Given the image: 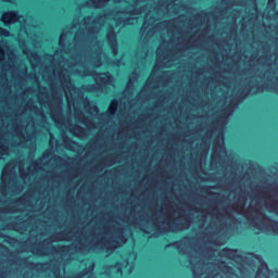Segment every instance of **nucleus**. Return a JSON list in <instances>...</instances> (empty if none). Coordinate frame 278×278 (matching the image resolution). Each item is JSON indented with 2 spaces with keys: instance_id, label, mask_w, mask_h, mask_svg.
Wrapping results in <instances>:
<instances>
[{
  "instance_id": "nucleus-19",
  "label": "nucleus",
  "mask_w": 278,
  "mask_h": 278,
  "mask_svg": "<svg viewBox=\"0 0 278 278\" xmlns=\"http://www.w3.org/2000/svg\"><path fill=\"white\" fill-rule=\"evenodd\" d=\"M0 36L8 37V36H10V31L0 27Z\"/></svg>"
},
{
  "instance_id": "nucleus-8",
  "label": "nucleus",
  "mask_w": 278,
  "mask_h": 278,
  "mask_svg": "<svg viewBox=\"0 0 278 278\" xmlns=\"http://www.w3.org/2000/svg\"><path fill=\"white\" fill-rule=\"evenodd\" d=\"M155 31H166L167 34H173V28L170 27V22H163L156 25L152 30L149 31V36L155 34Z\"/></svg>"
},
{
  "instance_id": "nucleus-18",
  "label": "nucleus",
  "mask_w": 278,
  "mask_h": 278,
  "mask_svg": "<svg viewBox=\"0 0 278 278\" xmlns=\"http://www.w3.org/2000/svg\"><path fill=\"white\" fill-rule=\"evenodd\" d=\"M66 40V35L62 34L59 40L60 47H64V41Z\"/></svg>"
},
{
  "instance_id": "nucleus-22",
  "label": "nucleus",
  "mask_w": 278,
  "mask_h": 278,
  "mask_svg": "<svg viewBox=\"0 0 278 278\" xmlns=\"http://www.w3.org/2000/svg\"><path fill=\"white\" fill-rule=\"evenodd\" d=\"M97 114H99V109H97V106H93L92 116H97Z\"/></svg>"
},
{
  "instance_id": "nucleus-12",
  "label": "nucleus",
  "mask_w": 278,
  "mask_h": 278,
  "mask_svg": "<svg viewBox=\"0 0 278 278\" xmlns=\"http://www.w3.org/2000/svg\"><path fill=\"white\" fill-rule=\"evenodd\" d=\"M156 64H161V66H170V64L166 62V59H162V48H159L156 51Z\"/></svg>"
},
{
  "instance_id": "nucleus-7",
  "label": "nucleus",
  "mask_w": 278,
  "mask_h": 278,
  "mask_svg": "<svg viewBox=\"0 0 278 278\" xmlns=\"http://www.w3.org/2000/svg\"><path fill=\"white\" fill-rule=\"evenodd\" d=\"M101 60H105L108 62V56L101 52V45L98 43L96 48V52L92 55V64L93 66H100Z\"/></svg>"
},
{
  "instance_id": "nucleus-23",
  "label": "nucleus",
  "mask_w": 278,
  "mask_h": 278,
  "mask_svg": "<svg viewBox=\"0 0 278 278\" xmlns=\"http://www.w3.org/2000/svg\"><path fill=\"white\" fill-rule=\"evenodd\" d=\"M142 1H144V0H135L136 8H138V5H140V3H142Z\"/></svg>"
},
{
  "instance_id": "nucleus-21",
  "label": "nucleus",
  "mask_w": 278,
  "mask_h": 278,
  "mask_svg": "<svg viewBox=\"0 0 278 278\" xmlns=\"http://www.w3.org/2000/svg\"><path fill=\"white\" fill-rule=\"evenodd\" d=\"M222 255H228V257H229V255H231V251L230 250H224L222 252Z\"/></svg>"
},
{
  "instance_id": "nucleus-16",
  "label": "nucleus",
  "mask_w": 278,
  "mask_h": 278,
  "mask_svg": "<svg viewBox=\"0 0 278 278\" xmlns=\"http://www.w3.org/2000/svg\"><path fill=\"white\" fill-rule=\"evenodd\" d=\"M115 3H119V5L122 8H128L129 7V2L125 1V0H113Z\"/></svg>"
},
{
  "instance_id": "nucleus-28",
  "label": "nucleus",
  "mask_w": 278,
  "mask_h": 278,
  "mask_svg": "<svg viewBox=\"0 0 278 278\" xmlns=\"http://www.w3.org/2000/svg\"><path fill=\"white\" fill-rule=\"evenodd\" d=\"M65 94H66V97H67V99H68V91H65Z\"/></svg>"
},
{
  "instance_id": "nucleus-3",
  "label": "nucleus",
  "mask_w": 278,
  "mask_h": 278,
  "mask_svg": "<svg viewBox=\"0 0 278 278\" xmlns=\"http://www.w3.org/2000/svg\"><path fill=\"white\" fill-rule=\"evenodd\" d=\"M79 68H81V63H70L67 68H63L59 74L61 84L64 85V81H70V76H66V73H73L75 71V73H78V75H81L83 77H86V75H88V72H83Z\"/></svg>"
},
{
  "instance_id": "nucleus-10",
  "label": "nucleus",
  "mask_w": 278,
  "mask_h": 278,
  "mask_svg": "<svg viewBox=\"0 0 278 278\" xmlns=\"http://www.w3.org/2000/svg\"><path fill=\"white\" fill-rule=\"evenodd\" d=\"M109 45L113 51V54L116 55L117 53V48H116V35L114 34V28L111 27V29L109 30L108 35H106Z\"/></svg>"
},
{
  "instance_id": "nucleus-9",
  "label": "nucleus",
  "mask_w": 278,
  "mask_h": 278,
  "mask_svg": "<svg viewBox=\"0 0 278 278\" xmlns=\"http://www.w3.org/2000/svg\"><path fill=\"white\" fill-rule=\"evenodd\" d=\"M16 21H21V17H18V14H16V12H7L2 15V23H4V25L16 23Z\"/></svg>"
},
{
  "instance_id": "nucleus-20",
  "label": "nucleus",
  "mask_w": 278,
  "mask_h": 278,
  "mask_svg": "<svg viewBox=\"0 0 278 278\" xmlns=\"http://www.w3.org/2000/svg\"><path fill=\"white\" fill-rule=\"evenodd\" d=\"M8 153V149L3 146H0V155H5Z\"/></svg>"
},
{
  "instance_id": "nucleus-17",
  "label": "nucleus",
  "mask_w": 278,
  "mask_h": 278,
  "mask_svg": "<svg viewBox=\"0 0 278 278\" xmlns=\"http://www.w3.org/2000/svg\"><path fill=\"white\" fill-rule=\"evenodd\" d=\"M164 9L167 10V11H169V10H170V7H169V5L164 7V4H159L157 8L153 9V12H160V10H164Z\"/></svg>"
},
{
  "instance_id": "nucleus-26",
  "label": "nucleus",
  "mask_w": 278,
  "mask_h": 278,
  "mask_svg": "<svg viewBox=\"0 0 278 278\" xmlns=\"http://www.w3.org/2000/svg\"><path fill=\"white\" fill-rule=\"evenodd\" d=\"M53 143V137H51V139H50V144H52Z\"/></svg>"
},
{
  "instance_id": "nucleus-27",
  "label": "nucleus",
  "mask_w": 278,
  "mask_h": 278,
  "mask_svg": "<svg viewBox=\"0 0 278 278\" xmlns=\"http://www.w3.org/2000/svg\"><path fill=\"white\" fill-rule=\"evenodd\" d=\"M129 86H131V79H130L129 83H128V88H129Z\"/></svg>"
},
{
  "instance_id": "nucleus-14",
  "label": "nucleus",
  "mask_w": 278,
  "mask_h": 278,
  "mask_svg": "<svg viewBox=\"0 0 278 278\" xmlns=\"http://www.w3.org/2000/svg\"><path fill=\"white\" fill-rule=\"evenodd\" d=\"M116 108H118V102L116 100H113L111 102L110 108H109V114H115L116 113Z\"/></svg>"
},
{
  "instance_id": "nucleus-6",
  "label": "nucleus",
  "mask_w": 278,
  "mask_h": 278,
  "mask_svg": "<svg viewBox=\"0 0 278 278\" xmlns=\"http://www.w3.org/2000/svg\"><path fill=\"white\" fill-rule=\"evenodd\" d=\"M94 79L100 86H112L114 84V78L110 74H98Z\"/></svg>"
},
{
  "instance_id": "nucleus-30",
  "label": "nucleus",
  "mask_w": 278,
  "mask_h": 278,
  "mask_svg": "<svg viewBox=\"0 0 278 278\" xmlns=\"http://www.w3.org/2000/svg\"><path fill=\"white\" fill-rule=\"evenodd\" d=\"M3 1H10V0H3Z\"/></svg>"
},
{
  "instance_id": "nucleus-4",
  "label": "nucleus",
  "mask_w": 278,
  "mask_h": 278,
  "mask_svg": "<svg viewBox=\"0 0 278 278\" xmlns=\"http://www.w3.org/2000/svg\"><path fill=\"white\" fill-rule=\"evenodd\" d=\"M255 278H278V271H269L266 263H261Z\"/></svg>"
},
{
  "instance_id": "nucleus-15",
  "label": "nucleus",
  "mask_w": 278,
  "mask_h": 278,
  "mask_svg": "<svg viewBox=\"0 0 278 278\" xmlns=\"http://www.w3.org/2000/svg\"><path fill=\"white\" fill-rule=\"evenodd\" d=\"M3 60H5V48L0 43V62H3Z\"/></svg>"
},
{
  "instance_id": "nucleus-2",
  "label": "nucleus",
  "mask_w": 278,
  "mask_h": 278,
  "mask_svg": "<svg viewBox=\"0 0 278 278\" xmlns=\"http://www.w3.org/2000/svg\"><path fill=\"white\" fill-rule=\"evenodd\" d=\"M256 233H278V222L264 218L260 224L254 225Z\"/></svg>"
},
{
  "instance_id": "nucleus-13",
  "label": "nucleus",
  "mask_w": 278,
  "mask_h": 278,
  "mask_svg": "<svg viewBox=\"0 0 278 278\" xmlns=\"http://www.w3.org/2000/svg\"><path fill=\"white\" fill-rule=\"evenodd\" d=\"M151 12L153 11H149V13H146L144 23L142 26L143 31H147V29H149V18H151Z\"/></svg>"
},
{
  "instance_id": "nucleus-11",
  "label": "nucleus",
  "mask_w": 278,
  "mask_h": 278,
  "mask_svg": "<svg viewBox=\"0 0 278 278\" xmlns=\"http://www.w3.org/2000/svg\"><path fill=\"white\" fill-rule=\"evenodd\" d=\"M110 0H89L87 2L88 8H103Z\"/></svg>"
},
{
  "instance_id": "nucleus-29",
  "label": "nucleus",
  "mask_w": 278,
  "mask_h": 278,
  "mask_svg": "<svg viewBox=\"0 0 278 278\" xmlns=\"http://www.w3.org/2000/svg\"><path fill=\"white\" fill-rule=\"evenodd\" d=\"M273 3V0H269V5Z\"/></svg>"
},
{
  "instance_id": "nucleus-5",
  "label": "nucleus",
  "mask_w": 278,
  "mask_h": 278,
  "mask_svg": "<svg viewBox=\"0 0 278 278\" xmlns=\"http://www.w3.org/2000/svg\"><path fill=\"white\" fill-rule=\"evenodd\" d=\"M213 151L215 157H223L227 155V151L225 150V140L223 139V137H219L215 141Z\"/></svg>"
},
{
  "instance_id": "nucleus-25",
  "label": "nucleus",
  "mask_w": 278,
  "mask_h": 278,
  "mask_svg": "<svg viewBox=\"0 0 278 278\" xmlns=\"http://www.w3.org/2000/svg\"><path fill=\"white\" fill-rule=\"evenodd\" d=\"M5 173H8V167H7V168H4V170H3V175H5Z\"/></svg>"
},
{
  "instance_id": "nucleus-24",
  "label": "nucleus",
  "mask_w": 278,
  "mask_h": 278,
  "mask_svg": "<svg viewBox=\"0 0 278 278\" xmlns=\"http://www.w3.org/2000/svg\"><path fill=\"white\" fill-rule=\"evenodd\" d=\"M252 16H254V18H257V9H254V13H252Z\"/></svg>"
},
{
  "instance_id": "nucleus-1",
  "label": "nucleus",
  "mask_w": 278,
  "mask_h": 278,
  "mask_svg": "<svg viewBox=\"0 0 278 278\" xmlns=\"http://www.w3.org/2000/svg\"><path fill=\"white\" fill-rule=\"evenodd\" d=\"M142 12H147V7L143 8V11L136 9V7H131V9H127L124 12L116 11L110 15L100 16L98 20H91L90 17H87L85 18L87 34H89V36L97 34V31L101 29V24L112 18L115 21L116 25H134L136 14H142Z\"/></svg>"
}]
</instances>
